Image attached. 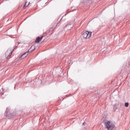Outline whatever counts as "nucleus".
<instances>
[{"instance_id": "obj_1", "label": "nucleus", "mask_w": 130, "mask_h": 130, "mask_svg": "<svg viewBox=\"0 0 130 130\" xmlns=\"http://www.w3.org/2000/svg\"><path fill=\"white\" fill-rule=\"evenodd\" d=\"M105 126L108 130H112L115 127L114 124L110 121H107L105 122Z\"/></svg>"}, {"instance_id": "obj_2", "label": "nucleus", "mask_w": 130, "mask_h": 130, "mask_svg": "<svg viewBox=\"0 0 130 130\" xmlns=\"http://www.w3.org/2000/svg\"><path fill=\"white\" fill-rule=\"evenodd\" d=\"M91 36H92V32L91 31H86L82 34V37H83L84 39H89L91 38Z\"/></svg>"}, {"instance_id": "obj_3", "label": "nucleus", "mask_w": 130, "mask_h": 130, "mask_svg": "<svg viewBox=\"0 0 130 130\" xmlns=\"http://www.w3.org/2000/svg\"><path fill=\"white\" fill-rule=\"evenodd\" d=\"M14 49L12 50L11 49H9L6 53V56L7 57H9V56H11L12 54L13 53V51H14Z\"/></svg>"}, {"instance_id": "obj_4", "label": "nucleus", "mask_w": 130, "mask_h": 130, "mask_svg": "<svg viewBox=\"0 0 130 130\" xmlns=\"http://www.w3.org/2000/svg\"><path fill=\"white\" fill-rule=\"evenodd\" d=\"M28 54H29V51L23 54L20 57V59H23V58H25V57H26Z\"/></svg>"}, {"instance_id": "obj_5", "label": "nucleus", "mask_w": 130, "mask_h": 130, "mask_svg": "<svg viewBox=\"0 0 130 130\" xmlns=\"http://www.w3.org/2000/svg\"><path fill=\"white\" fill-rule=\"evenodd\" d=\"M43 38V37H41V38L40 37L37 38L36 42L37 43H39V42H40L41 41V40H42Z\"/></svg>"}, {"instance_id": "obj_6", "label": "nucleus", "mask_w": 130, "mask_h": 130, "mask_svg": "<svg viewBox=\"0 0 130 130\" xmlns=\"http://www.w3.org/2000/svg\"><path fill=\"white\" fill-rule=\"evenodd\" d=\"M29 5H30V3H29L27 5V2L25 3V4L24 5V8H27V7H28V6H29Z\"/></svg>"}, {"instance_id": "obj_7", "label": "nucleus", "mask_w": 130, "mask_h": 130, "mask_svg": "<svg viewBox=\"0 0 130 130\" xmlns=\"http://www.w3.org/2000/svg\"><path fill=\"white\" fill-rule=\"evenodd\" d=\"M125 107H128V103H125Z\"/></svg>"}, {"instance_id": "obj_8", "label": "nucleus", "mask_w": 130, "mask_h": 130, "mask_svg": "<svg viewBox=\"0 0 130 130\" xmlns=\"http://www.w3.org/2000/svg\"><path fill=\"white\" fill-rule=\"evenodd\" d=\"M86 122H83V125H86Z\"/></svg>"}, {"instance_id": "obj_9", "label": "nucleus", "mask_w": 130, "mask_h": 130, "mask_svg": "<svg viewBox=\"0 0 130 130\" xmlns=\"http://www.w3.org/2000/svg\"><path fill=\"white\" fill-rule=\"evenodd\" d=\"M28 51H29V52H32V50L30 51V50H28ZM32 51H33V50H32Z\"/></svg>"}, {"instance_id": "obj_10", "label": "nucleus", "mask_w": 130, "mask_h": 130, "mask_svg": "<svg viewBox=\"0 0 130 130\" xmlns=\"http://www.w3.org/2000/svg\"><path fill=\"white\" fill-rule=\"evenodd\" d=\"M2 95H4V93L1 92Z\"/></svg>"}, {"instance_id": "obj_11", "label": "nucleus", "mask_w": 130, "mask_h": 130, "mask_svg": "<svg viewBox=\"0 0 130 130\" xmlns=\"http://www.w3.org/2000/svg\"><path fill=\"white\" fill-rule=\"evenodd\" d=\"M115 106H116V105H114V107H115Z\"/></svg>"}, {"instance_id": "obj_12", "label": "nucleus", "mask_w": 130, "mask_h": 130, "mask_svg": "<svg viewBox=\"0 0 130 130\" xmlns=\"http://www.w3.org/2000/svg\"><path fill=\"white\" fill-rule=\"evenodd\" d=\"M2 92V90H0V93Z\"/></svg>"}, {"instance_id": "obj_13", "label": "nucleus", "mask_w": 130, "mask_h": 130, "mask_svg": "<svg viewBox=\"0 0 130 130\" xmlns=\"http://www.w3.org/2000/svg\"><path fill=\"white\" fill-rule=\"evenodd\" d=\"M32 47H33V46H31V48H32Z\"/></svg>"}, {"instance_id": "obj_14", "label": "nucleus", "mask_w": 130, "mask_h": 130, "mask_svg": "<svg viewBox=\"0 0 130 130\" xmlns=\"http://www.w3.org/2000/svg\"><path fill=\"white\" fill-rule=\"evenodd\" d=\"M117 109V107H116V109Z\"/></svg>"}, {"instance_id": "obj_15", "label": "nucleus", "mask_w": 130, "mask_h": 130, "mask_svg": "<svg viewBox=\"0 0 130 130\" xmlns=\"http://www.w3.org/2000/svg\"><path fill=\"white\" fill-rule=\"evenodd\" d=\"M18 44H20V43H18Z\"/></svg>"}, {"instance_id": "obj_16", "label": "nucleus", "mask_w": 130, "mask_h": 130, "mask_svg": "<svg viewBox=\"0 0 130 130\" xmlns=\"http://www.w3.org/2000/svg\"><path fill=\"white\" fill-rule=\"evenodd\" d=\"M67 26H69V25H67Z\"/></svg>"}]
</instances>
